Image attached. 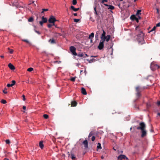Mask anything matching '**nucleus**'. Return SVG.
Returning a JSON list of instances; mask_svg holds the SVG:
<instances>
[{"instance_id":"f257e3e1","label":"nucleus","mask_w":160,"mask_h":160,"mask_svg":"<svg viewBox=\"0 0 160 160\" xmlns=\"http://www.w3.org/2000/svg\"><path fill=\"white\" fill-rule=\"evenodd\" d=\"M159 66L157 64H155L154 62H152L151 64L150 68L153 71L158 69L159 68Z\"/></svg>"},{"instance_id":"f03ea898","label":"nucleus","mask_w":160,"mask_h":160,"mask_svg":"<svg viewBox=\"0 0 160 160\" xmlns=\"http://www.w3.org/2000/svg\"><path fill=\"white\" fill-rule=\"evenodd\" d=\"M58 21L53 16H51L48 20V22L49 23H52V25H54L55 22Z\"/></svg>"},{"instance_id":"7ed1b4c3","label":"nucleus","mask_w":160,"mask_h":160,"mask_svg":"<svg viewBox=\"0 0 160 160\" xmlns=\"http://www.w3.org/2000/svg\"><path fill=\"white\" fill-rule=\"evenodd\" d=\"M140 127H138L137 128L138 130H143L145 129L146 125L144 123L142 122L140 123Z\"/></svg>"},{"instance_id":"20e7f679","label":"nucleus","mask_w":160,"mask_h":160,"mask_svg":"<svg viewBox=\"0 0 160 160\" xmlns=\"http://www.w3.org/2000/svg\"><path fill=\"white\" fill-rule=\"evenodd\" d=\"M70 50L73 55H77V54L76 52V49L74 46H71L70 47Z\"/></svg>"},{"instance_id":"39448f33","label":"nucleus","mask_w":160,"mask_h":160,"mask_svg":"<svg viewBox=\"0 0 160 160\" xmlns=\"http://www.w3.org/2000/svg\"><path fill=\"white\" fill-rule=\"evenodd\" d=\"M144 34L141 31L140 32V34H138L137 35V37L138 38L139 37H140V39H141V41L142 42H144Z\"/></svg>"},{"instance_id":"423d86ee","label":"nucleus","mask_w":160,"mask_h":160,"mask_svg":"<svg viewBox=\"0 0 160 160\" xmlns=\"http://www.w3.org/2000/svg\"><path fill=\"white\" fill-rule=\"evenodd\" d=\"M104 41L101 40L98 46V48L99 50H101L104 47Z\"/></svg>"},{"instance_id":"0eeeda50","label":"nucleus","mask_w":160,"mask_h":160,"mask_svg":"<svg viewBox=\"0 0 160 160\" xmlns=\"http://www.w3.org/2000/svg\"><path fill=\"white\" fill-rule=\"evenodd\" d=\"M145 88L144 87L141 88L139 86H138L136 88V90L137 92H141Z\"/></svg>"},{"instance_id":"6e6552de","label":"nucleus","mask_w":160,"mask_h":160,"mask_svg":"<svg viewBox=\"0 0 160 160\" xmlns=\"http://www.w3.org/2000/svg\"><path fill=\"white\" fill-rule=\"evenodd\" d=\"M118 159H126L127 160H128V158L124 155H120L118 158Z\"/></svg>"},{"instance_id":"1a4fd4ad","label":"nucleus","mask_w":160,"mask_h":160,"mask_svg":"<svg viewBox=\"0 0 160 160\" xmlns=\"http://www.w3.org/2000/svg\"><path fill=\"white\" fill-rule=\"evenodd\" d=\"M111 36L110 35H108L107 36H105L102 40L104 42L106 40L107 42H108L110 39Z\"/></svg>"},{"instance_id":"9d476101","label":"nucleus","mask_w":160,"mask_h":160,"mask_svg":"<svg viewBox=\"0 0 160 160\" xmlns=\"http://www.w3.org/2000/svg\"><path fill=\"white\" fill-rule=\"evenodd\" d=\"M141 130L142 133L141 136L142 137H144L147 134L146 131L145 129Z\"/></svg>"},{"instance_id":"9b49d317","label":"nucleus","mask_w":160,"mask_h":160,"mask_svg":"<svg viewBox=\"0 0 160 160\" xmlns=\"http://www.w3.org/2000/svg\"><path fill=\"white\" fill-rule=\"evenodd\" d=\"M12 83L11 84H8L7 85V86L8 87H12L16 83L15 81L12 80Z\"/></svg>"},{"instance_id":"f8f14e48","label":"nucleus","mask_w":160,"mask_h":160,"mask_svg":"<svg viewBox=\"0 0 160 160\" xmlns=\"http://www.w3.org/2000/svg\"><path fill=\"white\" fill-rule=\"evenodd\" d=\"M8 67L12 70H14L15 69V67L11 63H9L8 64Z\"/></svg>"},{"instance_id":"ddd939ff","label":"nucleus","mask_w":160,"mask_h":160,"mask_svg":"<svg viewBox=\"0 0 160 160\" xmlns=\"http://www.w3.org/2000/svg\"><path fill=\"white\" fill-rule=\"evenodd\" d=\"M83 144L84 145L85 148H87L88 147V142L87 140H85L83 142Z\"/></svg>"},{"instance_id":"4468645a","label":"nucleus","mask_w":160,"mask_h":160,"mask_svg":"<svg viewBox=\"0 0 160 160\" xmlns=\"http://www.w3.org/2000/svg\"><path fill=\"white\" fill-rule=\"evenodd\" d=\"M70 9L75 12H76L79 9V8H75L73 6H71Z\"/></svg>"},{"instance_id":"2eb2a0df","label":"nucleus","mask_w":160,"mask_h":160,"mask_svg":"<svg viewBox=\"0 0 160 160\" xmlns=\"http://www.w3.org/2000/svg\"><path fill=\"white\" fill-rule=\"evenodd\" d=\"M43 141H41L39 143V146L41 149H43L44 147V145L43 144Z\"/></svg>"},{"instance_id":"dca6fc26","label":"nucleus","mask_w":160,"mask_h":160,"mask_svg":"<svg viewBox=\"0 0 160 160\" xmlns=\"http://www.w3.org/2000/svg\"><path fill=\"white\" fill-rule=\"evenodd\" d=\"M81 92L83 95H86L87 94L85 89L83 88H81Z\"/></svg>"},{"instance_id":"f3484780","label":"nucleus","mask_w":160,"mask_h":160,"mask_svg":"<svg viewBox=\"0 0 160 160\" xmlns=\"http://www.w3.org/2000/svg\"><path fill=\"white\" fill-rule=\"evenodd\" d=\"M94 37V33L93 32H92L89 36V38L91 39V42H92V39Z\"/></svg>"},{"instance_id":"a211bd4d","label":"nucleus","mask_w":160,"mask_h":160,"mask_svg":"<svg viewBox=\"0 0 160 160\" xmlns=\"http://www.w3.org/2000/svg\"><path fill=\"white\" fill-rule=\"evenodd\" d=\"M102 31H103V33L102 34L101 37V38L102 40L105 37V35H106V32L104 31L103 29L102 30Z\"/></svg>"},{"instance_id":"6ab92c4d","label":"nucleus","mask_w":160,"mask_h":160,"mask_svg":"<svg viewBox=\"0 0 160 160\" xmlns=\"http://www.w3.org/2000/svg\"><path fill=\"white\" fill-rule=\"evenodd\" d=\"M77 102L74 101L72 102H71V106H72V107L76 106L77 105Z\"/></svg>"},{"instance_id":"aec40b11","label":"nucleus","mask_w":160,"mask_h":160,"mask_svg":"<svg viewBox=\"0 0 160 160\" xmlns=\"http://www.w3.org/2000/svg\"><path fill=\"white\" fill-rule=\"evenodd\" d=\"M42 21L45 23H46L47 21V19L46 18H45L44 16L42 17Z\"/></svg>"},{"instance_id":"412c9836","label":"nucleus","mask_w":160,"mask_h":160,"mask_svg":"<svg viewBox=\"0 0 160 160\" xmlns=\"http://www.w3.org/2000/svg\"><path fill=\"white\" fill-rule=\"evenodd\" d=\"M71 158L72 160H75L76 157L75 156L73 153L71 154Z\"/></svg>"},{"instance_id":"4be33fe9","label":"nucleus","mask_w":160,"mask_h":160,"mask_svg":"<svg viewBox=\"0 0 160 160\" xmlns=\"http://www.w3.org/2000/svg\"><path fill=\"white\" fill-rule=\"evenodd\" d=\"M49 42L51 44H54L56 43L55 41L53 39H50L49 40Z\"/></svg>"},{"instance_id":"5701e85b","label":"nucleus","mask_w":160,"mask_h":160,"mask_svg":"<svg viewBox=\"0 0 160 160\" xmlns=\"http://www.w3.org/2000/svg\"><path fill=\"white\" fill-rule=\"evenodd\" d=\"M97 148L98 149H101L102 148L101 144L99 142L98 143Z\"/></svg>"},{"instance_id":"b1692460","label":"nucleus","mask_w":160,"mask_h":160,"mask_svg":"<svg viewBox=\"0 0 160 160\" xmlns=\"http://www.w3.org/2000/svg\"><path fill=\"white\" fill-rule=\"evenodd\" d=\"M108 9H110L111 10H113L114 9V7L112 5H110L109 6V7L108 8Z\"/></svg>"},{"instance_id":"393cba45","label":"nucleus","mask_w":160,"mask_h":160,"mask_svg":"<svg viewBox=\"0 0 160 160\" xmlns=\"http://www.w3.org/2000/svg\"><path fill=\"white\" fill-rule=\"evenodd\" d=\"M33 18L32 17H30L28 19V21L29 22H31L33 21Z\"/></svg>"},{"instance_id":"a878e982","label":"nucleus","mask_w":160,"mask_h":160,"mask_svg":"<svg viewBox=\"0 0 160 160\" xmlns=\"http://www.w3.org/2000/svg\"><path fill=\"white\" fill-rule=\"evenodd\" d=\"M8 49L9 50V52L11 54H12L13 52V50L12 49H11L9 48H8Z\"/></svg>"},{"instance_id":"bb28decb","label":"nucleus","mask_w":160,"mask_h":160,"mask_svg":"<svg viewBox=\"0 0 160 160\" xmlns=\"http://www.w3.org/2000/svg\"><path fill=\"white\" fill-rule=\"evenodd\" d=\"M137 92V93H136V96L137 97L139 98L141 95V94L140 93V92Z\"/></svg>"},{"instance_id":"cd10ccee","label":"nucleus","mask_w":160,"mask_h":160,"mask_svg":"<svg viewBox=\"0 0 160 160\" xmlns=\"http://www.w3.org/2000/svg\"><path fill=\"white\" fill-rule=\"evenodd\" d=\"M141 10H138L137 11L136 15H138L139 14H141Z\"/></svg>"},{"instance_id":"c85d7f7f","label":"nucleus","mask_w":160,"mask_h":160,"mask_svg":"<svg viewBox=\"0 0 160 160\" xmlns=\"http://www.w3.org/2000/svg\"><path fill=\"white\" fill-rule=\"evenodd\" d=\"M72 3L73 5H75L77 3V0H72Z\"/></svg>"},{"instance_id":"c756f323","label":"nucleus","mask_w":160,"mask_h":160,"mask_svg":"<svg viewBox=\"0 0 160 160\" xmlns=\"http://www.w3.org/2000/svg\"><path fill=\"white\" fill-rule=\"evenodd\" d=\"M43 116L44 118L46 119L48 118V115L46 114H45L43 115Z\"/></svg>"},{"instance_id":"7c9ffc66","label":"nucleus","mask_w":160,"mask_h":160,"mask_svg":"<svg viewBox=\"0 0 160 160\" xmlns=\"http://www.w3.org/2000/svg\"><path fill=\"white\" fill-rule=\"evenodd\" d=\"M94 14H96V15H98V13L97 12V11H96V7H94Z\"/></svg>"},{"instance_id":"2f4dec72","label":"nucleus","mask_w":160,"mask_h":160,"mask_svg":"<svg viewBox=\"0 0 160 160\" xmlns=\"http://www.w3.org/2000/svg\"><path fill=\"white\" fill-rule=\"evenodd\" d=\"M33 70V68H28L27 71L28 72H31Z\"/></svg>"},{"instance_id":"473e14b6","label":"nucleus","mask_w":160,"mask_h":160,"mask_svg":"<svg viewBox=\"0 0 160 160\" xmlns=\"http://www.w3.org/2000/svg\"><path fill=\"white\" fill-rule=\"evenodd\" d=\"M93 134V133L92 132H91L89 133V135L88 136V139L90 138L92 135Z\"/></svg>"},{"instance_id":"72a5a7b5","label":"nucleus","mask_w":160,"mask_h":160,"mask_svg":"<svg viewBox=\"0 0 160 160\" xmlns=\"http://www.w3.org/2000/svg\"><path fill=\"white\" fill-rule=\"evenodd\" d=\"M1 102L3 104H6L7 103L6 101L4 99H2L1 100Z\"/></svg>"},{"instance_id":"f704fd0d","label":"nucleus","mask_w":160,"mask_h":160,"mask_svg":"<svg viewBox=\"0 0 160 160\" xmlns=\"http://www.w3.org/2000/svg\"><path fill=\"white\" fill-rule=\"evenodd\" d=\"M70 80L74 82L75 80V77H72L71 78Z\"/></svg>"},{"instance_id":"c9c22d12","label":"nucleus","mask_w":160,"mask_h":160,"mask_svg":"<svg viewBox=\"0 0 160 160\" xmlns=\"http://www.w3.org/2000/svg\"><path fill=\"white\" fill-rule=\"evenodd\" d=\"M34 31L36 33H37L38 34L40 35L41 34V33L39 31L36 30L35 29H34Z\"/></svg>"},{"instance_id":"e433bc0d","label":"nucleus","mask_w":160,"mask_h":160,"mask_svg":"<svg viewBox=\"0 0 160 160\" xmlns=\"http://www.w3.org/2000/svg\"><path fill=\"white\" fill-rule=\"evenodd\" d=\"M42 13H43L44 12V11H47L48 10V9H42Z\"/></svg>"},{"instance_id":"4c0bfd02","label":"nucleus","mask_w":160,"mask_h":160,"mask_svg":"<svg viewBox=\"0 0 160 160\" xmlns=\"http://www.w3.org/2000/svg\"><path fill=\"white\" fill-rule=\"evenodd\" d=\"M6 143L7 144H9L10 143V141L9 140H6L5 141Z\"/></svg>"},{"instance_id":"58836bf2","label":"nucleus","mask_w":160,"mask_h":160,"mask_svg":"<svg viewBox=\"0 0 160 160\" xmlns=\"http://www.w3.org/2000/svg\"><path fill=\"white\" fill-rule=\"evenodd\" d=\"M95 136H92L91 138V140L92 141H94L95 140Z\"/></svg>"},{"instance_id":"ea45409f","label":"nucleus","mask_w":160,"mask_h":160,"mask_svg":"<svg viewBox=\"0 0 160 160\" xmlns=\"http://www.w3.org/2000/svg\"><path fill=\"white\" fill-rule=\"evenodd\" d=\"M74 21L75 22H77L79 21V19H74Z\"/></svg>"},{"instance_id":"a19ab883","label":"nucleus","mask_w":160,"mask_h":160,"mask_svg":"<svg viewBox=\"0 0 160 160\" xmlns=\"http://www.w3.org/2000/svg\"><path fill=\"white\" fill-rule=\"evenodd\" d=\"M156 27L155 26H154V27L150 31V32H152L153 31H154L155 30V29H156Z\"/></svg>"},{"instance_id":"79ce46f5","label":"nucleus","mask_w":160,"mask_h":160,"mask_svg":"<svg viewBox=\"0 0 160 160\" xmlns=\"http://www.w3.org/2000/svg\"><path fill=\"white\" fill-rule=\"evenodd\" d=\"M52 26H53V25H52V24H48V28H51Z\"/></svg>"},{"instance_id":"37998d69","label":"nucleus","mask_w":160,"mask_h":160,"mask_svg":"<svg viewBox=\"0 0 160 160\" xmlns=\"http://www.w3.org/2000/svg\"><path fill=\"white\" fill-rule=\"evenodd\" d=\"M44 23V22H43L42 21H40L39 22V23L41 25V26H42L43 25V23Z\"/></svg>"},{"instance_id":"c03bdc74","label":"nucleus","mask_w":160,"mask_h":160,"mask_svg":"<svg viewBox=\"0 0 160 160\" xmlns=\"http://www.w3.org/2000/svg\"><path fill=\"white\" fill-rule=\"evenodd\" d=\"M22 41L24 42H26L27 43L29 42V41L27 40H26V39H23V40H22Z\"/></svg>"},{"instance_id":"a18cd8bd","label":"nucleus","mask_w":160,"mask_h":160,"mask_svg":"<svg viewBox=\"0 0 160 160\" xmlns=\"http://www.w3.org/2000/svg\"><path fill=\"white\" fill-rule=\"evenodd\" d=\"M3 92L5 94H7V91L6 89H5L3 90Z\"/></svg>"},{"instance_id":"49530a36","label":"nucleus","mask_w":160,"mask_h":160,"mask_svg":"<svg viewBox=\"0 0 160 160\" xmlns=\"http://www.w3.org/2000/svg\"><path fill=\"white\" fill-rule=\"evenodd\" d=\"M156 26L157 27H158L160 26V22H159L156 24Z\"/></svg>"},{"instance_id":"de8ad7c7","label":"nucleus","mask_w":160,"mask_h":160,"mask_svg":"<svg viewBox=\"0 0 160 160\" xmlns=\"http://www.w3.org/2000/svg\"><path fill=\"white\" fill-rule=\"evenodd\" d=\"M133 17H134V18H135V20H136V21H137V22H138V18H136V17L134 16H133Z\"/></svg>"},{"instance_id":"09e8293b","label":"nucleus","mask_w":160,"mask_h":160,"mask_svg":"<svg viewBox=\"0 0 160 160\" xmlns=\"http://www.w3.org/2000/svg\"><path fill=\"white\" fill-rule=\"evenodd\" d=\"M107 0H102L101 2V3H103L104 2H107Z\"/></svg>"},{"instance_id":"8fccbe9b","label":"nucleus","mask_w":160,"mask_h":160,"mask_svg":"<svg viewBox=\"0 0 160 160\" xmlns=\"http://www.w3.org/2000/svg\"><path fill=\"white\" fill-rule=\"evenodd\" d=\"M22 97H23V100L24 101H25V96L24 95H23L22 96Z\"/></svg>"},{"instance_id":"3c124183","label":"nucleus","mask_w":160,"mask_h":160,"mask_svg":"<svg viewBox=\"0 0 160 160\" xmlns=\"http://www.w3.org/2000/svg\"><path fill=\"white\" fill-rule=\"evenodd\" d=\"M79 56L81 57H83V54H79Z\"/></svg>"},{"instance_id":"603ef678","label":"nucleus","mask_w":160,"mask_h":160,"mask_svg":"<svg viewBox=\"0 0 160 160\" xmlns=\"http://www.w3.org/2000/svg\"><path fill=\"white\" fill-rule=\"evenodd\" d=\"M26 107H25V106H23V109H24V110H25L26 109Z\"/></svg>"},{"instance_id":"864d4df0","label":"nucleus","mask_w":160,"mask_h":160,"mask_svg":"<svg viewBox=\"0 0 160 160\" xmlns=\"http://www.w3.org/2000/svg\"><path fill=\"white\" fill-rule=\"evenodd\" d=\"M53 26H54L56 28H59L58 27L57 25H55V24L54 25H53Z\"/></svg>"},{"instance_id":"5fc2aeb1","label":"nucleus","mask_w":160,"mask_h":160,"mask_svg":"<svg viewBox=\"0 0 160 160\" xmlns=\"http://www.w3.org/2000/svg\"><path fill=\"white\" fill-rule=\"evenodd\" d=\"M157 104L158 105H160V101L158 102Z\"/></svg>"},{"instance_id":"6e6d98bb","label":"nucleus","mask_w":160,"mask_h":160,"mask_svg":"<svg viewBox=\"0 0 160 160\" xmlns=\"http://www.w3.org/2000/svg\"><path fill=\"white\" fill-rule=\"evenodd\" d=\"M138 28H139V26H137L136 27L135 29H136V30H137Z\"/></svg>"},{"instance_id":"4d7b16f0","label":"nucleus","mask_w":160,"mask_h":160,"mask_svg":"<svg viewBox=\"0 0 160 160\" xmlns=\"http://www.w3.org/2000/svg\"><path fill=\"white\" fill-rule=\"evenodd\" d=\"M73 15L75 16H77V13H74L73 14Z\"/></svg>"},{"instance_id":"13d9d810","label":"nucleus","mask_w":160,"mask_h":160,"mask_svg":"<svg viewBox=\"0 0 160 160\" xmlns=\"http://www.w3.org/2000/svg\"><path fill=\"white\" fill-rule=\"evenodd\" d=\"M101 158L102 159H103L104 158V157L103 156H102L101 157Z\"/></svg>"},{"instance_id":"bf43d9fd","label":"nucleus","mask_w":160,"mask_h":160,"mask_svg":"<svg viewBox=\"0 0 160 160\" xmlns=\"http://www.w3.org/2000/svg\"><path fill=\"white\" fill-rule=\"evenodd\" d=\"M157 12L158 13L159 12V10L158 8H157Z\"/></svg>"},{"instance_id":"052dcab7","label":"nucleus","mask_w":160,"mask_h":160,"mask_svg":"<svg viewBox=\"0 0 160 160\" xmlns=\"http://www.w3.org/2000/svg\"><path fill=\"white\" fill-rule=\"evenodd\" d=\"M4 160H9L7 158H5L4 159Z\"/></svg>"},{"instance_id":"680f3d73","label":"nucleus","mask_w":160,"mask_h":160,"mask_svg":"<svg viewBox=\"0 0 160 160\" xmlns=\"http://www.w3.org/2000/svg\"><path fill=\"white\" fill-rule=\"evenodd\" d=\"M0 57H1V58H4V56H2V55H1V56H0Z\"/></svg>"},{"instance_id":"e2e57ef3","label":"nucleus","mask_w":160,"mask_h":160,"mask_svg":"<svg viewBox=\"0 0 160 160\" xmlns=\"http://www.w3.org/2000/svg\"><path fill=\"white\" fill-rule=\"evenodd\" d=\"M104 5L106 6H109V5H108L107 4H104Z\"/></svg>"},{"instance_id":"0e129e2a","label":"nucleus","mask_w":160,"mask_h":160,"mask_svg":"<svg viewBox=\"0 0 160 160\" xmlns=\"http://www.w3.org/2000/svg\"><path fill=\"white\" fill-rule=\"evenodd\" d=\"M158 115L160 117V113H158Z\"/></svg>"},{"instance_id":"69168bd1","label":"nucleus","mask_w":160,"mask_h":160,"mask_svg":"<svg viewBox=\"0 0 160 160\" xmlns=\"http://www.w3.org/2000/svg\"><path fill=\"white\" fill-rule=\"evenodd\" d=\"M138 17L139 19H140L141 18L139 16H138Z\"/></svg>"},{"instance_id":"338daca9","label":"nucleus","mask_w":160,"mask_h":160,"mask_svg":"<svg viewBox=\"0 0 160 160\" xmlns=\"http://www.w3.org/2000/svg\"><path fill=\"white\" fill-rule=\"evenodd\" d=\"M85 55L86 56H87V57H88V55H87V54H85Z\"/></svg>"},{"instance_id":"774afa93","label":"nucleus","mask_w":160,"mask_h":160,"mask_svg":"<svg viewBox=\"0 0 160 160\" xmlns=\"http://www.w3.org/2000/svg\"><path fill=\"white\" fill-rule=\"evenodd\" d=\"M118 159V160H122V159Z\"/></svg>"}]
</instances>
